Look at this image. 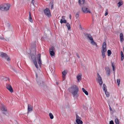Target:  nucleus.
I'll list each match as a JSON object with an SVG mask.
<instances>
[{
  "label": "nucleus",
  "mask_w": 124,
  "mask_h": 124,
  "mask_svg": "<svg viewBox=\"0 0 124 124\" xmlns=\"http://www.w3.org/2000/svg\"><path fill=\"white\" fill-rule=\"evenodd\" d=\"M68 90L74 97L77 98L78 97L77 93L78 91V88L76 85H73L69 88Z\"/></svg>",
  "instance_id": "1"
},
{
  "label": "nucleus",
  "mask_w": 124,
  "mask_h": 124,
  "mask_svg": "<svg viewBox=\"0 0 124 124\" xmlns=\"http://www.w3.org/2000/svg\"><path fill=\"white\" fill-rule=\"evenodd\" d=\"M10 6L8 4H4L0 5V9L2 11H7L8 10Z\"/></svg>",
  "instance_id": "2"
},
{
  "label": "nucleus",
  "mask_w": 124,
  "mask_h": 124,
  "mask_svg": "<svg viewBox=\"0 0 124 124\" xmlns=\"http://www.w3.org/2000/svg\"><path fill=\"white\" fill-rule=\"evenodd\" d=\"M107 44L106 42H104L102 45V49L101 50V52L102 53V55L103 58L105 56V52L107 51L106 49Z\"/></svg>",
  "instance_id": "3"
},
{
  "label": "nucleus",
  "mask_w": 124,
  "mask_h": 124,
  "mask_svg": "<svg viewBox=\"0 0 124 124\" xmlns=\"http://www.w3.org/2000/svg\"><path fill=\"white\" fill-rule=\"evenodd\" d=\"M44 12L45 14L48 17H50L51 16L50 11L48 8H46L44 10Z\"/></svg>",
  "instance_id": "4"
},
{
  "label": "nucleus",
  "mask_w": 124,
  "mask_h": 124,
  "mask_svg": "<svg viewBox=\"0 0 124 124\" xmlns=\"http://www.w3.org/2000/svg\"><path fill=\"white\" fill-rule=\"evenodd\" d=\"M31 59L32 60L33 63L35 65L36 67L38 68V66L37 64V62L36 60L35 56L34 54H31Z\"/></svg>",
  "instance_id": "5"
},
{
  "label": "nucleus",
  "mask_w": 124,
  "mask_h": 124,
  "mask_svg": "<svg viewBox=\"0 0 124 124\" xmlns=\"http://www.w3.org/2000/svg\"><path fill=\"white\" fill-rule=\"evenodd\" d=\"M0 56L2 57H4L5 58L7 59V60L8 61H10V59L8 55L5 53H4L3 52H2L1 53Z\"/></svg>",
  "instance_id": "6"
},
{
  "label": "nucleus",
  "mask_w": 124,
  "mask_h": 124,
  "mask_svg": "<svg viewBox=\"0 0 124 124\" xmlns=\"http://www.w3.org/2000/svg\"><path fill=\"white\" fill-rule=\"evenodd\" d=\"M41 54H38L37 57V61L38 63L39 64L40 66L42 64L41 60Z\"/></svg>",
  "instance_id": "7"
},
{
  "label": "nucleus",
  "mask_w": 124,
  "mask_h": 124,
  "mask_svg": "<svg viewBox=\"0 0 124 124\" xmlns=\"http://www.w3.org/2000/svg\"><path fill=\"white\" fill-rule=\"evenodd\" d=\"M82 10L83 12L86 13H90L89 10L87 7L83 6L82 7Z\"/></svg>",
  "instance_id": "8"
},
{
  "label": "nucleus",
  "mask_w": 124,
  "mask_h": 124,
  "mask_svg": "<svg viewBox=\"0 0 124 124\" xmlns=\"http://www.w3.org/2000/svg\"><path fill=\"white\" fill-rule=\"evenodd\" d=\"M84 34L85 36L88 38L91 41L93 40V39L92 36L90 34L87 33H84Z\"/></svg>",
  "instance_id": "9"
},
{
  "label": "nucleus",
  "mask_w": 124,
  "mask_h": 124,
  "mask_svg": "<svg viewBox=\"0 0 124 124\" xmlns=\"http://www.w3.org/2000/svg\"><path fill=\"white\" fill-rule=\"evenodd\" d=\"M97 76L98 82L99 83V84L101 85H102L103 83L101 78L99 75L98 73H97Z\"/></svg>",
  "instance_id": "10"
},
{
  "label": "nucleus",
  "mask_w": 124,
  "mask_h": 124,
  "mask_svg": "<svg viewBox=\"0 0 124 124\" xmlns=\"http://www.w3.org/2000/svg\"><path fill=\"white\" fill-rule=\"evenodd\" d=\"M6 88L11 93H12L13 92L12 87L10 84H6Z\"/></svg>",
  "instance_id": "11"
},
{
  "label": "nucleus",
  "mask_w": 124,
  "mask_h": 124,
  "mask_svg": "<svg viewBox=\"0 0 124 124\" xmlns=\"http://www.w3.org/2000/svg\"><path fill=\"white\" fill-rule=\"evenodd\" d=\"M78 2L80 5H83L85 3V0H78Z\"/></svg>",
  "instance_id": "12"
},
{
  "label": "nucleus",
  "mask_w": 124,
  "mask_h": 124,
  "mask_svg": "<svg viewBox=\"0 0 124 124\" xmlns=\"http://www.w3.org/2000/svg\"><path fill=\"white\" fill-rule=\"evenodd\" d=\"M67 73V71L66 70H64L62 72V78L63 80H64L65 79V76L66 75Z\"/></svg>",
  "instance_id": "13"
},
{
  "label": "nucleus",
  "mask_w": 124,
  "mask_h": 124,
  "mask_svg": "<svg viewBox=\"0 0 124 124\" xmlns=\"http://www.w3.org/2000/svg\"><path fill=\"white\" fill-rule=\"evenodd\" d=\"M123 35L122 33H120V41L122 42L124 41Z\"/></svg>",
  "instance_id": "14"
},
{
  "label": "nucleus",
  "mask_w": 124,
  "mask_h": 124,
  "mask_svg": "<svg viewBox=\"0 0 124 124\" xmlns=\"http://www.w3.org/2000/svg\"><path fill=\"white\" fill-rule=\"evenodd\" d=\"M31 105L30 104H28V113H29L30 112L32 111V108L31 107Z\"/></svg>",
  "instance_id": "15"
},
{
  "label": "nucleus",
  "mask_w": 124,
  "mask_h": 124,
  "mask_svg": "<svg viewBox=\"0 0 124 124\" xmlns=\"http://www.w3.org/2000/svg\"><path fill=\"white\" fill-rule=\"evenodd\" d=\"M60 22L61 24H62L63 23H67V21L65 18H62L61 19Z\"/></svg>",
  "instance_id": "16"
},
{
  "label": "nucleus",
  "mask_w": 124,
  "mask_h": 124,
  "mask_svg": "<svg viewBox=\"0 0 124 124\" xmlns=\"http://www.w3.org/2000/svg\"><path fill=\"white\" fill-rule=\"evenodd\" d=\"M1 110L4 111H7V110L6 107L4 105H2L1 106Z\"/></svg>",
  "instance_id": "17"
},
{
  "label": "nucleus",
  "mask_w": 124,
  "mask_h": 124,
  "mask_svg": "<svg viewBox=\"0 0 124 124\" xmlns=\"http://www.w3.org/2000/svg\"><path fill=\"white\" fill-rule=\"evenodd\" d=\"M91 43L92 45H95L96 47H98L97 45L96 42L94 41L93 39V40H92L91 41Z\"/></svg>",
  "instance_id": "18"
},
{
  "label": "nucleus",
  "mask_w": 124,
  "mask_h": 124,
  "mask_svg": "<svg viewBox=\"0 0 124 124\" xmlns=\"http://www.w3.org/2000/svg\"><path fill=\"white\" fill-rule=\"evenodd\" d=\"M76 121L77 124H83V122L81 120H76Z\"/></svg>",
  "instance_id": "19"
},
{
  "label": "nucleus",
  "mask_w": 124,
  "mask_h": 124,
  "mask_svg": "<svg viewBox=\"0 0 124 124\" xmlns=\"http://www.w3.org/2000/svg\"><path fill=\"white\" fill-rule=\"evenodd\" d=\"M29 19L30 21L31 22H32L33 21L31 17V13L30 12H29Z\"/></svg>",
  "instance_id": "20"
},
{
  "label": "nucleus",
  "mask_w": 124,
  "mask_h": 124,
  "mask_svg": "<svg viewBox=\"0 0 124 124\" xmlns=\"http://www.w3.org/2000/svg\"><path fill=\"white\" fill-rule=\"evenodd\" d=\"M49 53L50 54L51 56H54L55 53L53 51H50Z\"/></svg>",
  "instance_id": "21"
},
{
  "label": "nucleus",
  "mask_w": 124,
  "mask_h": 124,
  "mask_svg": "<svg viewBox=\"0 0 124 124\" xmlns=\"http://www.w3.org/2000/svg\"><path fill=\"white\" fill-rule=\"evenodd\" d=\"M112 66L113 68V71H115V64L113 62L112 63ZM115 71H114V73H115Z\"/></svg>",
  "instance_id": "22"
},
{
  "label": "nucleus",
  "mask_w": 124,
  "mask_h": 124,
  "mask_svg": "<svg viewBox=\"0 0 124 124\" xmlns=\"http://www.w3.org/2000/svg\"><path fill=\"white\" fill-rule=\"evenodd\" d=\"M82 90L83 92H84L85 94L86 95H88V93L87 91L85 90L84 88H82Z\"/></svg>",
  "instance_id": "23"
},
{
  "label": "nucleus",
  "mask_w": 124,
  "mask_h": 124,
  "mask_svg": "<svg viewBox=\"0 0 124 124\" xmlns=\"http://www.w3.org/2000/svg\"><path fill=\"white\" fill-rule=\"evenodd\" d=\"M103 90L105 91H107V87L106 85L104 84L103 85Z\"/></svg>",
  "instance_id": "24"
},
{
  "label": "nucleus",
  "mask_w": 124,
  "mask_h": 124,
  "mask_svg": "<svg viewBox=\"0 0 124 124\" xmlns=\"http://www.w3.org/2000/svg\"><path fill=\"white\" fill-rule=\"evenodd\" d=\"M66 26L67 27L68 29L69 30L70 29V24L68 23H67L66 24Z\"/></svg>",
  "instance_id": "25"
},
{
  "label": "nucleus",
  "mask_w": 124,
  "mask_h": 124,
  "mask_svg": "<svg viewBox=\"0 0 124 124\" xmlns=\"http://www.w3.org/2000/svg\"><path fill=\"white\" fill-rule=\"evenodd\" d=\"M50 5H51V9H53L54 8H53V1L51 2H50Z\"/></svg>",
  "instance_id": "26"
},
{
  "label": "nucleus",
  "mask_w": 124,
  "mask_h": 124,
  "mask_svg": "<svg viewBox=\"0 0 124 124\" xmlns=\"http://www.w3.org/2000/svg\"><path fill=\"white\" fill-rule=\"evenodd\" d=\"M49 116L50 119H52L53 118L54 116L51 113H49Z\"/></svg>",
  "instance_id": "27"
},
{
  "label": "nucleus",
  "mask_w": 124,
  "mask_h": 124,
  "mask_svg": "<svg viewBox=\"0 0 124 124\" xmlns=\"http://www.w3.org/2000/svg\"><path fill=\"white\" fill-rule=\"evenodd\" d=\"M81 118L77 114H76V120H81Z\"/></svg>",
  "instance_id": "28"
},
{
  "label": "nucleus",
  "mask_w": 124,
  "mask_h": 124,
  "mask_svg": "<svg viewBox=\"0 0 124 124\" xmlns=\"http://www.w3.org/2000/svg\"><path fill=\"white\" fill-rule=\"evenodd\" d=\"M105 94L106 95V96L107 97H108L109 96V93L106 91L105 92Z\"/></svg>",
  "instance_id": "29"
},
{
  "label": "nucleus",
  "mask_w": 124,
  "mask_h": 124,
  "mask_svg": "<svg viewBox=\"0 0 124 124\" xmlns=\"http://www.w3.org/2000/svg\"><path fill=\"white\" fill-rule=\"evenodd\" d=\"M115 122L116 124H119V121L117 118H116L115 120Z\"/></svg>",
  "instance_id": "30"
},
{
  "label": "nucleus",
  "mask_w": 124,
  "mask_h": 124,
  "mask_svg": "<svg viewBox=\"0 0 124 124\" xmlns=\"http://www.w3.org/2000/svg\"><path fill=\"white\" fill-rule=\"evenodd\" d=\"M111 54V51L110 50H108V56H109Z\"/></svg>",
  "instance_id": "31"
},
{
  "label": "nucleus",
  "mask_w": 124,
  "mask_h": 124,
  "mask_svg": "<svg viewBox=\"0 0 124 124\" xmlns=\"http://www.w3.org/2000/svg\"><path fill=\"white\" fill-rule=\"evenodd\" d=\"M0 39L1 40H5L6 41H9L8 38H7V39H5L4 38L1 37H0Z\"/></svg>",
  "instance_id": "32"
},
{
  "label": "nucleus",
  "mask_w": 124,
  "mask_h": 124,
  "mask_svg": "<svg viewBox=\"0 0 124 124\" xmlns=\"http://www.w3.org/2000/svg\"><path fill=\"white\" fill-rule=\"evenodd\" d=\"M106 71L110 70V69L108 67H106L105 68Z\"/></svg>",
  "instance_id": "33"
},
{
  "label": "nucleus",
  "mask_w": 124,
  "mask_h": 124,
  "mask_svg": "<svg viewBox=\"0 0 124 124\" xmlns=\"http://www.w3.org/2000/svg\"><path fill=\"white\" fill-rule=\"evenodd\" d=\"M77 78L78 80L79 81V80L81 79V76L79 75H78L77 76Z\"/></svg>",
  "instance_id": "34"
},
{
  "label": "nucleus",
  "mask_w": 124,
  "mask_h": 124,
  "mask_svg": "<svg viewBox=\"0 0 124 124\" xmlns=\"http://www.w3.org/2000/svg\"><path fill=\"white\" fill-rule=\"evenodd\" d=\"M123 3L122 1H119L117 3V4L119 5V7L121 5H122Z\"/></svg>",
  "instance_id": "35"
},
{
  "label": "nucleus",
  "mask_w": 124,
  "mask_h": 124,
  "mask_svg": "<svg viewBox=\"0 0 124 124\" xmlns=\"http://www.w3.org/2000/svg\"><path fill=\"white\" fill-rule=\"evenodd\" d=\"M117 82L118 86H119L120 84V79H118L117 80Z\"/></svg>",
  "instance_id": "36"
},
{
  "label": "nucleus",
  "mask_w": 124,
  "mask_h": 124,
  "mask_svg": "<svg viewBox=\"0 0 124 124\" xmlns=\"http://www.w3.org/2000/svg\"><path fill=\"white\" fill-rule=\"evenodd\" d=\"M110 70L108 71H106V73L107 75V76H109L110 75Z\"/></svg>",
  "instance_id": "37"
},
{
  "label": "nucleus",
  "mask_w": 124,
  "mask_h": 124,
  "mask_svg": "<svg viewBox=\"0 0 124 124\" xmlns=\"http://www.w3.org/2000/svg\"><path fill=\"white\" fill-rule=\"evenodd\" d=\"M54 50L55 49L54 48V47L53 46H52L50 49V51H54Z\"/></svg>",
  "instance_id": "38"
},
{
  "label": "nucleus",
  "mask_w": 124,
  "mask_h": 124,
  "mask_svg": "<svg viewBox=\"0 0 124 124\" xmlns=\"http://www.w3.org/2000/svg\"><path fill=\"white\" fill-rule=\"evenodd\" d=\"M34 0H32L31 3V4L34 6Z\"/></svg>",
  "instance_id": "39"
},
{
  "label": "nucleus",
  "mask_w": 124,
  "mask_h": 124,
  "mask_svg": "<svg viewBox=\"0 0 124 124\" xmlns=\"http://www.w3.org/2000/svg\"><path fill=\"white\" fill-rule=\"evenodd\" d=\"M75 16H76V18H78V17L79 15H78V13H76Z\"/></svg>",
  "instance_id": "40"
},
{
  "label": "nucleus",
  "mask_w": 124,
  "mask_h": 124,
  "mask_svg": "<svg viewBox=\"0 0 124 124\" xmlns=\"http://www.w3.org/2000/svg\"><path fill=\"white\" fill-rule=\"evenodd\" d=\"M108 14V10H106L105 12V16H106Z\"/></svg>",
  "instance_id": "41"
},
{
  "label": "nucleus",
  "mask_w": 124,
  "mask_h": 124,
  "mask_svg": "<svg viewBox=\"0 0 124 124\" xmlns=\"http://www.w3.org/2000/svg\"><path fill=\"white\" fill-rule=\"evenodd\" d=\"M109 124H114L113 121L111 120L109 122Z\"/></svg>",
  "instance_id": "42"
},
{
  "label": "nucleus",
  "mask_w": 124,
  "mask_h": 124,
  "mask_svg": "<svg viewBox=\"0 0 124 124\" xmlns=\"http://www.w3.org/2000/svg\"><path fill=\"white\" fill-rule=\"evenodd\" d=\"M124 58V56H121V61H123Z\"/></svg>",
  "instance_id": "43"
},
{
  "label": "nucleus",
  "mask_w": 124,
  "mask_h": 124,
  "mask_svg": "<svg viewBox=\"0 0 124 124\" xmlns=\"http://www.w3.org/2000/svg\"><path fill=\"white\" fill-rule=\"evenodd\" d=\"M76 54L77 56V57H78V58H80V56L79 55L78 53H76Z\"/></svg>",
  "instance_id": "44"
},
{
  "label": "nucleus",
  "mask_w": 124,
  "mask_h": 124,
  "mask_svg": "<svg viewBox=\"0 0 124 124\" xmlns=\"http://www.w3.org/2000/svg\"><path fill=\"white\" fill-rule=\"evenodd\" d=\"M11 69H12L14 71H15V69H14L12 66H11Z\"/></svg>",
  "instance_id": "45"
},
{
  "label": "nucleus",
  "mask_w": 124,
  "mask_h": 124,
  "mask_svg": "<svg viewBox=\"0 0 124 124\" xmlns=\"http://www.w3.org/2000/svg\"><path fill=\"white\" fill-rule=\"evenodd\" d=\"M109 109L110 110V111H112V108H111V107H110V105H109Z\"/></svg>",
  "instance_id": "46"
},
{
  "label": "nucleus",
  "mask_w": 124,
  "mask_h": 124,
  "mask_svg": "<svg viewBox=\"0 0 124 124\" xmlns=\"http://www.w3.org/2000/svg\"><path fill=\"white\" fill-rule=\"evenodd\" d=\"M69 16L70 18V19H71V16L70 14L69 15Z\"/></svg>",
  "instance_id": "47"
},
{
  "label": "nucleus",
  "mask_w": 124,
  "mask_h": 124,
  "mask_svg": "<svg viewBox=\"0 0 124 124\" xmlns=\"http://www.w3.org/2000/svg\"><path fill=\"white\" fill-rule=\"evenodd\" d=\"M77 22L78 23H79V20H78H78H77V21H76V22Z\"/></svg>",
  "instance_id": "48"
},
{
  "label": "nucleus",
  "mask_w": 124,
  "mask_h": 124,
  "mask_svg": "<svg viewBox=\"0 0 124 124\" xmlns=\"http://www.w3.org/2000/svg\"><path fill=\"white\" fill-rule=\"evenodd\" d=\"M120 53H121V55L122 54H123V52L121 51V52H120Z\"/></svg>",
  "instance_id": "49"
},
{
  "label": "nucleus",
  "mask_w": 124,
  "mask_h": 124,
  "mask_svg": "<svg viewBox=\"0 0 124 124\" xmlns=\"http://www.w3.org/2000/svg\"><path fill=\"white\" fill-rule=\"evenodd\" d=\"M33 45L34 46V48L35 47H36V45L35 44H34Z\"/></svg>",
  "instance_id": "50"
},
{
  "label": "nucleus",
  "mask_w": 124,
  "mask_h": 124,
  "mask_svg": "<svg viewBox=\"0 0 124 124\" xmlns=\"http://www.w3.org/2000/svg\"><path fill=\"white\" fill-rule=\"evenodd\" d=\"M38 74L37 73H36V78L38 77Z\"/></svg>",
  "instance_id": "51"
},
{
  "label": "nucleus",
  "mask_w": 124,
  "mask_h": 124,
  "mask_svg": "<svg viewBox=\"0 0 124 124\" xmlns=\"http://www.w3.org/2000/svg\"><path fill=\"white\" fill-rule=\"evenodd\" d=\"M121 55V56H124V54H122Z\"/></svg>",
  "instance_id": "52"
},
{
  "label": "nucleus",
  "mask_w": 124,
  "mask_h": 124,
  "mask_svg": "<svg viewBox=\"0 0 124 124\" xmlns=\"http://www.w3.org/2000/svg\"><path fill=\"white\" fill-rule=\"evenodd\" d=\"M65 17V16H62V18H63V17Z\"/></svg>",
  "instance_id": "53"
},
{
  "label": "nucleus",
  "mask_w": 124,
  "mask_h": 124,
  "mask_svg": "<svg viewBox=\"0 0 124 124\" xmlns=\"http://www.w3.org/2000/svg\"><path fill=\"white\" fill-rule=\"evenodd\" d=\"M40 71V72L41 73H42L41 72V71Z\"/></svg>",
  "instance_id": "54"
},
{
  "label": "nucleus",
  "mask_w": 124,
  "mask_h": 124,
  "mask_svg": "<svg viewBox=\"0 0 124 124\" xmlns=\"http://www.w3.org/2000/svg\"><path fill=\"white\" fill-rule=\"evenodd\" d=\"M41 82L42 83H43V82L42 81H41Z\"/></svg>",
  "instance_id": "55"
},
{
  "label": "nucleus",
  "mask_w": 124,
  "mask_h": 124,
  "mask_svg": "<svg viewBox=\"0 0 124 124\" xmlns=\"http://www.w3.org/2000/svg\"><path fill=\"white\" fill-rule=\"evenodd\" d=\"M3 113L4 114H5V113Z\"/></svg>",
  "instance_id": "56"
},
{
  "label": "nucleus",
  "mask_w": 124,
  "mask_h": 124,
  "mask_svg": "<svg viewBox=\"0 0 124 124\" xmlns=\"http://www.w3.org/2000/svg\"><path fill=\"white\" fill-rule=\"evenodd\" d=\"M58 83H57V85H58Z\"/></svg>",
  "instance_id": "57"
},
{
  "label": "nucleus",
  "mask_w": 124,
  "mask_h": 124,
  "mask_svg": "<svg viewBox=\"0 0 124 124\" xmlns=\"http://www.w3.org/2000/svg\"><path fill=\"white\" fill-rule=\"evenodd\" d=\"M75 124H76V123H75Z\"/></svg>",
  "instance_id": "58"
}]
</instances>
